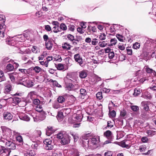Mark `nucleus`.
I'll return each mask as SVG.
<instances>
[{
	"label": "nucleus",
	"mask_w": 156,
	"mask_h": 156,
	"mask_svg": "<svg viewBox=\"0 0 156 156\" xmlns=\"http://www.w3.org/2000/svg\"><path fill=\"white\" fill-rule=\"evenodd\" d=\"M110 42H111L110 44L111 45H115V44H116V43L117 42V40L115 38L112 39L110 40Z\"/></svg>",
	"instance_id": "53"
},
{
	"label": "nucleus",
	"mask_w": 156,
	"mask_h": 156,
	"mask_svg": "<svg viewBox=\"0 0 156 156\" xmlns=\"http://www.w3.org/2000/svg\"><path fill=\"white\" fill-rule=\"evenodd\" d=\"M10 60L9 59V58L8 57H5L3 58L2 61V62L3 64H5L6 63L8 62H10Z\"/></svg>",
	"instance_id": "41"
},
{
	"label": "nucleus",
	"mask_w": 156,
	"mask_h": 156,
	"mask_svg": "<svg viewBox=\"0 0 156 156\" xmlns=\"http://www.w3.org/2000/svg\"><path fill=\"white\" fill-rule=\"evenodd\" d=\"M98 39L96 38H94L92 39V41H91V44L93 45H95L98 43Z\"/></svg>",
	"instance_id": "55"
},
{
	"label": "nucleus",
	"mask_w": 156,
	"mask_h": 156,
	"mask_svg": "<svg viewBox=\"0 0 156 156\" xmlns=\"http://www.w3.org/2000/svg\"><path fill=\"white\" fill-rule=\"evenodd\" d=\"M74 58L76 62H77L80 66L81 67L83 66V64L84 61L80 54L77 53L75 54L74 55Z\"/></svg>",
	"instance_id": "6"
},
{
	"label": "nucleus",
	"mask_w": 156,
	"mask_h": 156,
	"mask_svg": "<svg viewBox=\"0 0 156 156\" xmlns=\"http://www.w3.org/2000/svg\"><path fill=\"white\" fill-rule=\"evenodd\" d=\"M20 119L22 120L29 121L30 120V118L27 115L23 114L19 116Z\"/></svg>",
	"instance_id": "16"
},
{
	"label": "nucleus",
	"mask_w": 156,
	"mask_h": 156,
	"mask_svg": "<svg viewBox=\"0 0 156 156\" xmlns=\"http://www.w3.org/2000/svg\"><path fill=\"white\" fill-rule=\"evenodd\" d=\"M60 28H61V30H66L67 29V27L66 25L64 23H62L60 25Z\"/></svg>",
	"instance_id": "40"
},
{
	"label": "nucleus",
	"mask_w": 156,
	"mask_h": 156,
	"mask_svg": "<svg viewBox=\"0 0 156 156\" xmlns=\"http://www.w3.org/2000/svg\"><path fill=\"white\" fill-rule=\"evenodd\" d=\"M80 96L81 98L83 99L84 97L87 94L86 90L85 89H81L80 90Z\"/></svg>",
	"instance_id": "22"
},
{
	"label": "nucleus",
	"mask_w": 156,
	"mask_h": 156,
	"mask_svg": "<svg viewBox=\"0 0 156 156\" xmlns=\"http://www.w3.org/2000/svg\"><path fill=\"white\" fill-rule=\"evenodd\" d=\"M149 102L147 101H143L141 102V106L146 111H148L150 110L148 106Z\"/></svg>",
	"instance_id": "12"
},
{
	"label": "nucleus",
	"mask_w": 156,
	"mask_h": 156,
	"mask_svg": "<svg viewBox=\"0 0 156 156\" xmlns=\"http://www.w3.org/2000/svg\"><path fill=\"white\" fill-rule=\"evenodd\" d=\"M106 35L105 33H101L100 34L99 38L101 41L105 40L106 38Z\"/></svg>",
	"instance_id": "44"
},
{
	"label": "nucleus",
	"mask_w": 156,
	"mask_h": 156,
	"mask_svg": "<svg viewBox=\"0 0 156 156\" xmlns=\"http://www.w3.org/2000/svg\"><path fill=\"white\" fill-rule=\"evenodd\" d=\"M70 134L72 136L74 139L75 141H77L78 138V135L76 134H73V133H71Z\"/></svg>",
	"instance_id": "60"
},
{
	"label": "nucleus",
	"mask_w": 156,
	"mask_h": 156,
	"mask_svg": "<svg viewBox=\"0 0 156 156\" xmlns=\"http://www.w3.org/2000/svg\"><path fill=\"white\" fill-rule=\"evenodd\" d=\"M112 152L110 151H108L105 153V156H112Z\"/></svg>",
	"instance_id": "64"
},
{
	"label": "nucleus",
	"mask_w": 156,
	"mask_h": 156,
	"mask_svg": "<svg viewBox=\"0 0 156 156\" xmlns=\"http://www.w3.org/2000/svg\"><path fill=\"white\" fill-rule=\"evenodd\" d=\"M52 30L53 32L55 33L61 31V28L59 26H54L52 28Z\"/></svg>",
	"instance_id": "31"
},
{
	"label": "nucleus",
	"mask_w": 156,
	"mask_h": 156,
	"mask_svg": "<svg viewBox=\"0 0 156 156\" xmlns=\"http://www.w3.org/2000/svg\"><path fill=\"white\" fill-rule=\"evenodd\" d=\"M121 145L123 147H126L129 148L130 147V145L126 144L125 142L123 141H122L121 142Z\"/></svg>",
	"instance_id": "46"
},
{
	"label": "nucleus",
	"mask_w": 156,
	"mask_h": 156,
	"mask_svg": "<svg viewBox=\"0 0 156 156\" xmlns=\"http://www.w3.org/2000/svg\"><path fill=\"white\" fill-rule=\"evenodd\" d=\"M89 140H87V139L83 140V147L87 148L88 147H90V144Z\"/></svg>",
	"instance_id": "23"
},
{
	"label": "nucleus",
	"mask_w": 156,
	"mask_h": 156,
	"mask_svg": "<svg viewBox=\"0 0 156 156\" xmlns=\"http://www.w3.org/2000/svg\"><path fill=\"white\" fill-rule=\"evenodd\" d=\"M146 71L149 73H153V74L155 75L156 74V72L155 71L152 69H150L149 67H146L145 68Z\"/></svg>",
	"instance_id": "29"
},
{
	"label": "nucleus",
	"mask_w": 156,
	"mask_h": 156,
	"mask_svg": "<svg viewBox=\"0 0 156 156\" xmlns=\"http://www.w3.org/2000/svg\"><path fill=\"white\" fill-rule=\"evenodd\" d=\"M9 77L12 82L14 83L15 82V77L12 74H9Z\"/></svg>",
	"instance_id": "58"
},
{
	"label": "nucleus",
	"mask_w": 156,
	"mask_h": 156,
	"mask_svg": "<svg viewBox=\"0 0 156 156\" xmlns=\"http://www.w3.org/2000/svg\"><path fill=\"white\" fill-rule=\"evenodd\" d=\"M66 77L68 79L70 80L71 81L73 82H74L75 80L74 79V76L73 75L71 74H68L67 75Z\"/></svg>",
	"instance_id": "32"
},
{
	"label": "nucleus",
	"mask_w": 156,
	"mask_h": 156,
	"mask_svg": "<svg viewBox=\"0 0 156 156\" xmlns=\"http://www.w3.org/2000/svg\"><path fill=\"white\" fill-rule=\"evenodd\" d=\"M16 140L20 143L22 144L23 143V139L22 137L20 136H18L16 138Z\"/></svg>",
	"instance_id": "49"
},
{
	"label": "nucleus",
	"mask_w": 156,
	"mask_h": 156,
	"mask_svg": "<svg viewBox=\"0 0 156 156\" xmlns=\"http://www.w3.org/2000/svg\"><path fill=\"white\" fill-rule=\"evenodd\" d=\"M126 115V112L125 110H123L121 111L120 115L122 117H124Z\"/></svg>",
	"instance_id": "61"
},
{
	"label": "nucleus",
	"mask_w": 156,
	"mask_h": 156,
	"mask_svg": "<svg viewBox=\"0 0 156 156\" xmlns=\"http://www.w3.org/2000/svg\"><path fill=\"white\" fill-rule=\"evenodd\" d=\"M45 148L47 150H50L52 149L53 148V143L45 146Z\"/></svg>",
	"instance_id": "34"
},
{
	"label": "nucleus",
	"mask_w": 156,
	"mask_h": 156,
	"mask_svg": "<svg viewBox=\"0 0 156 156\" xmlns=\"http://www.w3.org/2000/svg\"><path fill=\"white\" fill-rule=\"evenodd\" d=\"M102 92H99L96 94V97L99 100H101L103 98L102 94Z\"/></svg>",
	"instance_id": "45"
},
{
	"label": "nucleus",
	"mask_w": 156,
	"mask_h": 156,
	"mask_svg": "<svg viewBox=\"0 0 156 156\" xmlns=\"http://www.w3.org/2000/svg\"><path fill=\"white\" fill-rule=\"evenodd\" d=\"M44 144L45 146L47 145L48 144H52L53 142H52V140L50 139H46L43 141Z\"/></svg>",
	"instance_id": "28"
},
{
	"label": "nucleus",
	"mask_w": 156,
	"mask_h": 156,
	"mask_svg": "<svg viewBox=\"0 0 156 156\" xmlns=\"http://www.w3.org/2000/svg\"><path fill=\"white\" fill-rule=\"evenodd\" d=\"M140 88H136L134 90V92L133 95L134 96H138L140 93Z\"/></svg>",
	"instance_id": "30"
},
{
	"label": "nucleus",
	"mask_w": 156,
	"mask_h": 156,
	"mask_svg": "<svg viewBox=\"0 0 156 156\" xmlns=\"http://www.w3.org/2000/svg\"><path fill=\"white\" fill-rule=\"evenodd\" d=\"M72 46L69 44L65 42L62 44V48L67 51L70 49Z\"/></svg>",
	"instance_id": "18"
},
{
	"label": "nucleus",
	"mask_w": 156,
	"mask_h": 156,
	"mask_svg": "<svg viewBox=\"0 0 156 156\" xmlns=\"http://www.w3.org/2000/svg\"><path fill=\"white\" fill-rule=\"evenodd\" d=\"M67 37L68 38V40H70L71 41H72L74 39V36L70 34H69L67 35Z\"/></svg>",
	"instance_id": "56"
},
{
	"label": "nucleus",
	"mask_w": 156,
	"mask_h": 156,
	"mask_svg": "<svg viewBox=\"0 0 156 156\" xmlns=\"http://www.w3.org/2000/svg\"><path fill=\"white\" fill-rule=\"evenodd\" d=\"M104 135L108 139H113L112 133L110 130H107L104 132Z\"/></svg>",
	"instance_id": "13"
},
{
	"label": "nucleus",
	"mask_w": 156,
	"mask_h": 156,
	"mask_svg": "<svg viewBox=\"0 0 156 156\" xmlns=\"http://www.w3.org/2000/svg\"><path fill=\"white\" fill-rule=\"evenodd\" d=\"M116 112L114 110L109 112V115L110 117L113 118L116 116Z\"/></svg>",
	"instance_id": "35"
},
{
	"label": "nucleus",
	"mask_w": 156,
	"mask_h": 156,
	"mask_svg": "<svg viewBox=\"0 0 156 156\" xmlns=\"http://www.w3.org/2000/svg\"><path fill=\"white\" fill-rule=\"evenodd\" d=\"M90 147L97 146L100 142V138L98 136H95L89 140Z\"/></svg>",
	"instance_id": "7"
},
{
	"label": "nucleus",
	"mask_w": 156,
	"mask_h": 156,
	"mask_svg": "<svg viewBox=\"0 0 156 156\" xmlns=\"http://www.w3.org/2000/svg\"><path fill=\"white\" fill-rule=\"evenodd\" d=\"M68 97L67 94L63 95L62 96H59L57 99V101L60 103H62L65 102Z\"/></svg>",
	"instance_id": "9"
},
{
	"label": "nucleus",
	"mask_w": 156,
	"mask_h": 156,
	"mask_svg": "<svg viewBox=\"0 0 156 156\" xmlns=\"http://www.w3.org/2000/svg\"><path fill=\"white\" fill-rule=\"evenodd\" d=\"M126 56L122 54H121L119 56V60L121 61H123L126 60Z\"/></svg>",
	"instance_id": "48"
},
{
	"label": "nucleus",
	"mask_w": 156,
	"mask_h": 156,
	"mask_svg": "<svg viewBox=\"0 0 156 156\" xmlns=\"http://www.w3.org/2000/svg\"><path fill=\"white\" fill-rule=\"evenodd\" d=\"M17 38L16 37H9L6 39L7 44L11 46H14L16 43Z\"/></svg>",
	"instance_id": "5"
},
{
	"label": "nucleus",
	"mask_w": 156,
	"mask_h": 156,
	"mask_svg": "<svg viewBox=\"0 0 156 156\" xmlns=\"http://www.w3.org/2000/svg\"><path fill=\"white\" fill-rule=\"evenodd\" d=\"M57 137L61 140L60 142L62 145L67 144L70 142V140L69 136L65 133H58L57 134Z\"/></svg>",
	"instance_id": "1"
},
{
	"label": "nucleus",
	"mask_w": 156,
	"mask_h": 156,
	"mask_svg": "<svg viewBox=\"0 0 156 156\" xmlns=\"http://www.w3.org/2000/svg\"><path fill=\"white\" fill-rule=\"evenodd\" d=\"M114 123L111 121H108L107 122V127L109 128H111L113 126Z\"/></svg>",
	"instance_id": "54"
},
{
	"label": "nucleus",
	"mask_w": 156,
	"mask_h": 156,
	"mask_svg": "<svg viewBox=\"0 0 156 156\" xmlns=\"http://www.w3.org/2000/svg\"><path fill=\"white\" fill-rule=\"evenodd\" d=\"M8 152V150L4 146H0V155L5 154H7Z\"/></svg>",
	"instance_id": "20"
},
{
	"label": "nucleus",
	"mask_w": 156,
	"mask_h": 156,
	"mask_svg": "<svg viewBox=\"0 0 156 156\" xmlns=\"http://www.w3.org/2000/svg\"><path fill=\"white\" fill-rule=\"evenodd\" d=\"M36 111L37 112H42L43 111V109L41 105H37L35 108Z\"/></svg>",
	"instance_id": "37"
},
{
	"label": "nucleus",
	"mask_w": 156,
	"mask_h": 156,
	"mask_svg": "<svg viewBox=\"0 0 156 156\" xmlns=\"http://www.w3.org/2000/svg\"><path fill=\"white\" fill-rule=\"evenodd\" d=\"M6 26L5 25L0 26V38L1 37L3 38L4 36L5 31V30Z\"/></svg>",
	"instance_id": "15"
},
{
	"label": "nucleus",
	"mask_w": 156,
	"mask_h": 156,
	"mask_svg": "<svg viewBox=\"0 0 156 156\" xmlns=\"http://www.w3.org/2000/svg\"><path fill=\"white\" fill-rule=\"evenodd\" d=\"M55 67L58 70H62L64 68V66L62 64L59 63L55 65Z\"/></svg>",
	"instance_id": "39"
},
{
	"label": "nucleus",
	"mask_w": 156,
	"mask_h": 156,
	"mask_svg": "<svg viewBox=\"0 0 156 156\" xmlns=\"http://www.w3.org/2000/svg\"><path fill=\"white\" fill-rule=\"evenodd\" d=\"M96 29L95 27H91V26H88L87 27V31L90 33L94 32L96 31Z\"/></svg>",
	"instance_id": "26"
},
{
	"label": "nucleus",
	"mask_w": 156,
	"mask_h": 156,
	"mask_svg": "<svg viewBox=\"0 0 156 156\" xmlns=\"http://www.w3.org/2000/svg\"><path fill=\"white\" fill-rule=\"evenodd\" d=\"M116 37L121 42H123L125 40V37L122 35L117 34L116 35Z\"/></svg>",
	"instance_id": "33"
},
{
	"label": "nucleus",
	"mask_w": 156,
	"mask_h": 156,
	"mask_svg": "<svg viewBox=\"0 0 156 156\" xmlns=\"http://www.w3.org/2000/svg\"><path fill=\"white\" fill-rule=\"evenodd\" d=\"M3 115L4 119L6 120L9 121L11 120L13 117L12 115L10 112H5Z\"/></svg>",
	"instance_id": "11"
},
{
	"label": "nucleus",
	"mask_w": 156,
	"mask_h": 156,
	"mask_svg": "<svg viewBox=\"0 0 156 156\" xmlns=\"http://www.w3.org/2000/svg\"><path fill=\"white\" fill-rule=\"evenodd\" d=\"M41 134V132L40 130H37L32 133H28L27 136L34 143L39 140Z\"/></svg>",
	"instance_id": "3"
},
{
	"label": "nucleus",
	"mask_w": 156,
	"mask_h": 156,
	"mask_svg": "<svg viewBox=\"0 0 156 156\" xmlns=\"http://www.w3.org/2000/svg\"><path fill=\"white\" fill-rule=\"evenodd\" d=\"M142 98L146 99H147L151 100L152 96L150 93L147 91L145 92L141 96Z\"/></svg>",
	"instance_id": "17"
},
{
	"label": "nucleus",
	"mask_w": 156,
	"mask_h": 156,
	"mask_svg": "<svg viewBox=\"0 0 156 156\" xmlns=\"http://www.w3.org/2000/svg\"><path fill=\"white\" fill-rule=\"evenodd\" d=\"M53 40L51 38L47 42H45V47L47 50H50L51 49L53 46Z\"/></svg>",
	"instance_id": "10"
},
{
	"label": "nucleus",
	"mask_w": 156,
	"mask_h": 156,
	"mask_svg": "<svg viewBox=\"0 0 156 156\" xmlns=\"http://www.w3.org/2000/svg\"><path fill=\"white\" fill-rule=\"evenodd\" d=\"M35 154L34 151L29 150L24 154V156H34Z\"/></svg>",
	"instance_id": "25"
},
{
	"label": "nucleus",
	"mask_w": 156,
	"mask_h": 156,
	"mask_svg": "<svg viewBox=\"0 0 156 156\" xmlns=\"http://www.w3.org/2000/svg\"><path fill=\"white\" fill-rule=\"evenodd\" d=\"M41 65L44 66L45 67H47L48 66V62L47 61H42L40 62Z\"/></svg>",
	"instance_id": "57"
},
{
	"label": "nucleus",
	"mask_w": 156,
	"mask_h": 156,
	"mask_svg": "<svg viewBox=\"0 0 156 156\" xmlns=\"http://www.w3.org/2000/svg\"><path fill=\"white\" fill-rule=\"evenodd\" d=\"M99 45L101 47H105L107 45V43H105V41H101L100 42L98 43Z\"/></svg>",
	"instance_id": "52"
},
{
	"label": "nucleus",
	"mask_w": 156,
	"mask_h": 156,
	"mask_svg": "<svg viewBox=\"0 0 156 156\" xmlns=\"http://www.w3.org/2000/svg\"><path fill=\"white\" fill-rule=\"evenodd\" d=\"M4 138H2L1 141L4 143H5V144L9 149L12 150H15L16 148V144L12 141L11 139L12 138H9V137H6L5 136Z\"/></svg>",
	"instance_id": "2"
},
{
	"label": "nucleus",
	"mask_w": 156,
	"mask_h": 156,
	"mask_svg": "<svg viewBox=\"0 0 156 156\" xmlns=\"http://www.w3.org/2000/svg\"><path fill=\"white\" fill-rule=\"evenodd\" d=\"M40 103V101L38 99H34L33 101V103L37 105H39Z\"/></svg>",
	"instance_id": "59"
},
{
	"label": "nucleus",
	"mask_w": 156,
	"mask_h": 156,
	"mask_svg": "<svg viewBox=\"0 0 156 156\" xmlns=\"http://www.w3.org/2000/svg\"><path fill=\"white\" fill-rule=\"evenodd\" d=\"M75 118L78 121L80 122L83 118V116L81 114L76 115Z\"/></svg>",
	"instance_id": "36"
},
{
	"label": "nucleus",
	"mask_w": 156,
	"mask_h": 156,
	"mask_svg": "<svg viewBox=\"0 0 156 156\" xmlns=\"http://www.w3.org/2000/svg\"><path fill=\"white\" fill-rule=\"evenodd\" d=\"M6 69L9 71H12L14 69L13 66L10 64H9L6 66Z\"/></svg>",
	"instance_id": "42"
},
{
	"label": "nucleus",
	"mask_w": 156,
	"mask_h": 156,
	"mask_svg": "<svg viewBox=\"0 0 156 156\" xmlns=\"http://www.w3.org/2000/svg\"><path fill=\"white\" fill-rule=\"evenodd\" d=\"M21 84L28 87H32L34 85V82L33 80H27V78L22 79Z\"/></svg>",
	"instance_id": "4"
},
{
	"label": "nucleus",
	"mask_w": 156,
	"mask_h": 156,
	"mask_svg": "<svg viewBox=\"0 0 156 156\" xmlns=\"http://www.w3.org/2000/svg\"><path fill=\"white\" fill-rule=\"evenodd\" d=\"M59 103H60L57 101H54L52 104V107L55 109H58L61 107V105Z\"/></svg>",
	"instance_id": "27"
},
{
	"label": "nucleus",
	"mask_w": 156,
	"mask_h": 156,
	"mask_svg": "<svg viewBox=\"0 0 156 156\" xmlns=\"http://www.w3.org/2000/svg\"><path fill=\"white\" fill-rule=\"evenodd\" d=\"M115 56V53L113 51L110 52L108 54V56L109 59H111L113 58Z\"/></svg>",
	"instance_id": "50"
},
{
	"label": "nucleus",
	"mask_w": 156,
	"mask_h": 156,
	"mask_svg": "<svg viewBox=\"0 0 156 156\" xmlns=\"http://www.w3.org/2000/svg\"><path fill=\"white\" fill-rule=\"evenodd\" d=\"M140 46V43L137 42H136L133 44V47L134 49H139Z\"/></svg>",
	"instance_id": "47"
},
{
	"label": "nucleus",
	"mask_w": 156,
	"mask_h": 156,
	"mask_svg": "<svg viewBox=\"0 0 156 156\" xmlns=\"http://www.w3.org/2000/svg\"><path fill=\"white\" fill-rule=\"evenodd\" d=\"M70 156H79V154L77 151L75 149H73L69 151Z\"/></svg>",
	"instance_id": "21"
},
{
	"label": "nucleus",
	"mask_w": 156,
	"mask_h": 156,
	"mask_svg": "<svg viewBox=\"0 0 156 156\" xmlns=\"http://www.w3.org/2000/svg\"><path fill=\"white\" fill-rule=\"evenodd\" d=\"M2 130L3 133L4 134V137L3 138H4V139H5L4 137L5 136H6V137H9V138H12V136H11L12 131L10 129L7 128L5 127Z\"/></svg>",
	"instance_id": "8"
},
{
	"label": "nucleus",
	"mask_w": 156,
	"mask_h": 156,
	"mask_svg": "<svg viewBox=\"0 0 156 156\" xmlns=\"http://www.w3.org/2000/svg\"><path fill=\"white\" fill-rule=\"evenodd\" d=\"M148 134V136H152L154 135L155 132L151 130H148L146 132Z\"/></svg>",
	"instance_id": "43"
},
{
	"label": "nucleus",
	"mask_w": 156,
	"mask_h": 156,
	"mask_svg": "<svg viewBox=\"0 0 156 156\" xmlns=\"http://www.w3.org/2000/svg\"><path fill=\"white\" fill-rule=\"evenodd\" d=\"M31 115L33 118L34 122H37L41 120V119L39 118L38 116L34 112L32 113Z\"/></svg>",
	"instance_id": "24"
},
{
	"label": "nucleus",
	"mask_w": 156,
	"mask_h": 156,
	"mask_svg": "<svg viewBox=\"0 0 156 156\" xmlns=\"http://www.w3.org/2000/svg\"><path fill=\"white\" fill-rule=\"evenodd\" d=\"M19 53L22 54H23L26 53L25 50L23 49V48H20L19 49Z\"/></svg>",
	"instance_id": "63"
},
{
	"label": "nucleus",
	"mask_w": 156,
	"mask_h": 156,
	"mask_svg": "<svg viewBox=\"0 0 156 156\" xmlns=\"http://www.w3.org/2000/svg\"><path fill=\"white\" fill-rule=\"evenodd\" d=\"M132 110L135 112H137L139 110V107L136 105H133L131 107Z\"/></svg>",
	"instance_id": "51"
},
{
	"label": "nucleus",
	"mask_w": 156,
	"mask_h": 156,
	"mask_svg": "<svg viewBox=\"0 0 156 156\" xmlns=\"http://www.w3.org/2000/svg\"><path fill=\"white\" fill-rule=\"evenodd\" d=\"M12 89V85L10 84H8L5 87L4 92L5 94L8 93Z\"/></svg>",
	"instance_id": "19"
},
{
	"label": "nucleus",
	"mask_w": 156,
	"mask_h": 156,
	"mask_svg": "<svg viewBox=\"0 0 156 156\" xmlns=\"http://www.w3.org/2000/svg\"><path fill=\"white\" fill-rule=\"evenodd\" d=\"M41 70L42 69L38 66H36L33 68V70L36 73H37L41 71Z\"/></svg>",
	"instance_id": "38"
},
{
	"label": "nucleus",
	"mask_w": 156,
	"mask_h": 156,
	"mask_svg": "<svg viewBox=\"0 0 156 156\" xmlns=\"http://www.w3.org/2000/svg\"><path fill=\"white\" fill-rule=\"evenodd\" d=\"M44 28L47 31H50L51 30V27L49 25H45Z\"/></svg>",
	"instance_id": "62"
},
{
	"label": "nucleus",
	"mask_w": 156,
	"mask_h": 156,
	"mask_svg": "<svg viewBox=\"0 0 156 156\" xmlns=\"http://www.w3.org/2000/svg\"><path fill=\"white\" fill-rule=\"evenodd\" d=\"M79 77L81 79L85 78L87 76V70H83L79 72Z\"/></svg>",
	"instance_id": "14"
}]
</instances>
